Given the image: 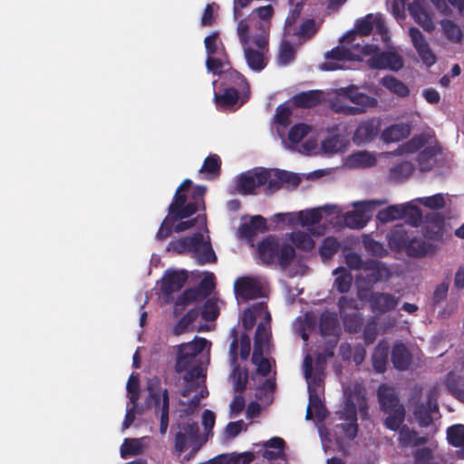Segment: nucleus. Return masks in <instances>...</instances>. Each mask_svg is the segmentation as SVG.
Masks as SVG:
<instances>
[{
	"label": "nucleus",
	"instance_id": "1",
	"mask_svg": "<svg viewBox=\"0 0 464 464\" xmlns=\"http://www.w3.org/2000/svg\"><path fill=\"white\" fill-rule=\"evenodd\" d=\"M192 181L189 179H184L178 187L171 203L168 208V215L163 219L159 230L156 234L158 241H164L169 237L173 232L180 233L192 228L201 217L198 215L196 218H189L198 211H205V194L207 187L197 185L193 188L189 198L188 200L187 191L190 189ZM206 222V216L202 217Z\"/></svg>",
	"mask_w": 464,
	"mask_h": 464
},
{
	"label": "nucleus",
	"instance_id": "2",
	"mask_svg": "<svg viewBox=\"0 0 464 464\" xmlns=\"http://www.w3.org/2000/svg\"><path fill=\"white\" fill-rule=\"evenodd\" d=\"M257 257L265 266H278L282 270L290 266L295 258V250L288 243H281L275 236L262 239L256 248Z\"/></svg>",
	"mask_w": 464,
	"mask_h": 464
},
{
	"label": "nucleus",
	"instance_id": "3",
	"mask_svg": "<svg viewBox=\"0 0 464 464\" xmlns=\"http://www.w3.org/2000/svg\"><path fill=\"white\" fill-rule=\"evenodd\" d=\"M377 397L380 409L387 414L384 419V426L396 431L405 420V408L400 402L398 394L393 387L387 384H381L377 390Z\"/></svg>",
	"mask_w": 464,
	"mask_h": 464
},
{
	"label": "nucleus",
	"instance_id": "4",
	"mask_svg": "<svg viewBox=\"0 0 464 464\" xmlns=\"http://www.w3.org/2000/svg\"><path fill=\"white\" fill-rule=\"evenodd\" d=\"M378 47L365 44L362 47L361 53L363 54H372L367 63L372 69H389L394 72L399 71L403 66V61L400 54L395 52H377Z\"/></svg>",
	"mask_w": 464,
	"mask_h": 464
},
{
	"label": "nucleus",
	"instance_id": "5",
	"mask_svg": "<svg viewBox=\"0 0 464 464\" xmlns=\"http://www.w3.org/2000/svg\"><path fill=\"white\" fill-rule=\"evenodd\" d=\"M270 176L267 169H254L239 175L237 180V189L244 195L253 194L256 188L266 185Z\"/></svg>",
	"mask_w": 464,
	"mask_h": 464
},
{
	"label": "nucleus",
	"instance_id": "6",
	"mask_svg": "<svg viewBox=\"0 0 464 464\" xmlns=\"http://www.w3.org/2000/svg\"><path fill=\"white\" fill-rule=\"evenodd\" d=\"M409 36L422 63L427 67L434 65L437 62V57L420 30L415 26H411L409 28Z\"/></svg>",
	"mask_w": 464,
	"mask_h": 464
},
{
	"label": "nucleus",
	"instance_id": "7",
	"mask_svg": "<svg viewBox=\"0 0 464 464\" xmlns=\"http://www.w3.org/2000/svg\"><path fill=\"white\" fill-rule=\"evenodd\" d=\"M434 412H439V404L436 390L432 389L428 392L426 403L415 406L413 415L420 427L427 428L433 422L431 413Z\"/></svg>",
	"mask_w": 464,
	"mask_h": 464
},
{
	"label": "nucleus",
	"instance_id": "8",
	"mask_svg": "<svg viewBox=\"0 0 464 464\" xmlns=\"http://www.w3.org/2000/svg\"><path fill=\"white\" fill-rule=\"evenodd\" d=\"M372 201H360L353 204L355 209L347 212L343 217L346 227L360 229L366 226L370 219L368 213L372 210Z\"/></svg>",
	"mask_w": 464,
	"mask_h": 464
},
{
	"label": "nucleus",
	"instance_id": "9",
	"mask_svg": "<svg viewBox=\"0 0 464 464\" xmlns=\"http://www.w3.org/2000/svg\"><path fill=\"white\" fill-rule=\"evenodd\" d=\"M408 11L411 18L425 32L431 34L435 28V23L430 7L425 2H411L408 4Z\"/></svg>",
	"mask_w": 464,
	"mask_h": 464
},
{
	"label": "nucleus",
	"instance_id": "10",
	"mask_svg": "<svg viewBox=\"0 0 464 464\" xmlns=\"http://www.w3.org/2000/svg\"><path fill=\"white\" fill-rule=\"evenodd\" d=\"M324 58L329 60L321 65V69L324 71H335L341 68L339 62L344 61H360V55L353 53L349 48L343 46H336L324 54Z\"/></svg>",
	"mask_w": 464,
	"mask_h": 464
},
{
	"label": "nucleus",
	"instance_id": "11",
	"mask_svg": "<svg viewBox=\"0 0 464 464\" xmlns=\"http://www.w3.org/2000/svg\"><path fill=\"white\" fill-rule=\"evenodd\" d=\"M236 295L243 301H249L263 295L260 283L251 277L244 276L238 278L234 285Z\"/></svg>",
	"mask_w": 464,
	"mask_h": 464
},
{
	"label": "nucleus",
	"instance_id": "12",
	"mask_svg": "<svg viewBox=\"0 0 464 464\" xmlns=\"http://www.w3.org/2000/svg\"><path fill=\"white\" fill-rule=\"evenodd\" d=\"M338 94L356 104L355 108L363 109V112L369 108H373L377 105V99L361 92L359 88L355 85H350L345 88L338 90Z\"/></svg>",
	"mask_w": 464,
	"mask_h": 464
},
{
	"label": "nucleus",
	"instance_id": "13",
	"mask_svg": "<svg viewBox=\"0 0 464 464\" xmlns=\"http://www.w3.org/2000/svg\"><path fill=\"white\" fill-rule=\"evenodd\" d=\"M445 219L438 212L428 213L425 216L423 234L428 239L433 241H441L444 235Z\"/></svg>",
	"mask_w": 464,
	"mask_h": 464
},
{
	"label": "nucleus",
	"instance_id": "14",
	"mask_svg": "<svg viewBox=\"0 0 464 464\" xmlns=\"http://www.w3.org/2000/svg\"><path fill=\"white\" fill-rule=\"evenodd\" d=\"M380 122L374 118L362 121L354 130L353 140L361 145L372 141L378 134Z\"/></svg>",
	"mask_w": 464,
	"mask_h": 464
},
{
	"label": "nucleus",
	"instance_id": "15",
	"mask_svg": "<svg viewBox=\"0 0 464 464\" xmlns=\"http://www.w3.org/2000/svg\"><path fill=\"white\" fill-rule=\"evenodd\" d=\"M369 304L372 312L385 314L396 308L399 298L392 294L374 292L370 295Z\"/></svg>",
	"mask_w": 464,
	"mask_h": 464
},
{
	"label": "nucleus",
	"instance_id": "16",
	"mask_svg": "<svg viewBox=\"0 0 464 464\" xmlns=\"http://www.w3.org/2000/svg\"><path fill=\"white\" fill-rule=\"evenodd\" d=\"M188 280V273L185 270L165 273L162 277L160 290L165 295H170L179 291Z\"/></svg>",
	"mask_w": 464,
	"mask_h": 464
},
{
	"label": "nucleus",
	"instance_id": "17",
	"mask_svg": "<svg viewBox=\"0 0 464 464\" xmlns=\"http://www.w3.org/2000/svg\"><path fill=\"white\" fill-rule=\"evenodd\" d=\"M268 230L267 222L262 216H254L249 222L242 223L238 227V234L248 241L254 240L257 233H265Z\"/></svg>",
	"mask_w": 464,
	"mask_h": 464
},
{
	"label": "nucleus",
	"instance_id": "18",
	"mask_svg": "<svg viewBox=\"0 0 464 464\" xmlns=\"http://www.w3.org/2000/svg\"><path fill=\"white\" fill-rule=\"evenodd\" d=\"M182 431H179L175 434L174 438V450L176 453L180 455L185 449L187 448L188 444V436L191 440H197L198 438V425L195 421L187 422L182 425Z\"/></svg>",
	"mask_w": 464,
	"mask_h": 464
},
{
	"label": "nucleus",
	"instance_id": "19",
	"mask_svg": "<svg viewBox=\"0 0 464 464\" xmlns=\"http://www.w3.org/2000/svg\"><path fill=\"white\" fill-rule=\"evenodd\" d=\"M147 391L149 396L146 399V404L149 407L152 406L155 413L158 414L163 401V393L165 391H168V389H162L160 379L154 376L148 379Z\"/></svg>",
	"mask_w": 464,
	"mask_h": 464
},
{
	"label": "nucleus",
	"instance_id": "20",
	"mask_svg": "<svg viewBox=\"0 0 464 464\" xmlns=\"http://www.w3.org/2000/svg\"><path fill=\"white\" fill-rule=\"evenodd\" d=\"M410 235L404 225L394 226L387 235L390 248L396 252L406 251Z\"/></svg>",
	"mask_w": 464,
	"mask_h": 464
},
{
	"label": "nucleus",
	"instance_id": "21",
	"mask_svg": "<svg viewBox=\"0 0 464 464\" xmlns=\"http://www.w3.org/2000/svg\"><path fill=\"white\" fill-rule=\"evenodd\" d=\"M201 242V233H195L193 236L184 237L179 239L171 240L168 246L167 250L172 251L179 255L192 251H197L198 246Z\"/></svg>",
	"mask_w": 464,
	"mask_h": 464
},
{
	"label": "nucleus",
	"instance_id": "22",
	"mask_svg": "<svg viewBox=\"0 0 464 464\" xmlns=\"http://www.w3.org/2000/svg\"><path fill=\"white\" fill-rule=\"evenodd\" d=\"M373 15L369 14L364 17L358 19L354 29L345 34L340 40L341 43L352 44L357 35H370L373 29Z\"/></svg>",
	"mask_w": 464,
	"mask_h": 464
},
{
	"label": "nucleus",
	"instance_id": "23",
	"mask_svg": "<svg viewBox=\"0 0 464 464\" xmlns=\"http://www.w3.org/2000/svg\"><path fill=\"white\" fill-rule=\"evenodd\" d=\"M223 79L224 82H222V85L225 87L235 88L243 95L249 93V84L247 80L237 70H234L231 67L227 68L224 72Z\"/></svg>",
	"mask_w": 464,
	"mask_h": 464
},
{
	"label": "nucleus",
	"instance_id": "24",
	"mask_svg": "<svg viewBox=\"0 0 464 464\" xmlns=\"http://www.w3.org/2000/svg\"><path fill=\"white\" fill-rule=\"evenodd\" d=\"M397 430H399L398 441L402 448L418 447L428 441L427 437L420 436L416 430L407 425L401 424Z\"/></svg>",
	"mask_w": 464,
	"mask_h": 464
},
{
	"label": "nucleus",
	"instance_id": "25",
	"mask_svg": "<svg viewBox=\"0 0 464 464\" xmlns=\"http://www.w3.org/2000/svg\"><path fill=\"white\" fill-rule=\"evenodd\" d=\"M251 28L256 30V34H252V41L257 48L266 49L268 45L269 33L271 22L259 20L255 17L252 23L249 21Z\"/></svg>",
	"mask_w": 464,
	"mask_h": 464
},
{
	"label": "nucleus",
	"instance_id": "26",
	"mask_svg": "<svg viewBox=\"0 0 464 464\" xmlns=\"http://www.w3.org/2000/svg\"><path fill=\"white\" fill-rule=\"evenodd\" d=\"M323 92L319 90H310L295 94L292 100L296 108L309 109L321 103Z\"/></svg>",
	"mask_w": 464,
	"mask_h": 464
},
{
	"label": "nucleus",
	"instance_id": "27",
	"mask_svg": "<svg viewBox=\"0 0 464 464\" xmlns=\"http://www.w3.org/2000/svg\"><path fill=\"white\" fill-rule=\"evenodd\" d=\"M268 51L267 46L266 49L255 50L251 47H245V58L249 68L256 72H260L267 64V59L265 56V53Z\"/></svg>",
	"mask_w": 464,
	"mask_h": 464
},
{
	"label": "nucleus",
	"instance_id": "28",
	"mask_svg": "<svg viewBox=\"0 0 464 464\" xmlns=\"http://www.w3.org/2000/svg\"><path fill=\"white\" fill-rule=\"evenodd\" d=\"M408 243L405 253L409 256L423 257L435 251V247L432 244L426 242L425 239L419 237H411Z\"/></svg>",
	"mask_w": 464,
	"mask_h": 464
},
{
	"label": "nucleus",
	"instance_id": "29",
	"mask_svg": "<svg viewBox=\"0 0 464 464\" xmlns=\"http://www.w3.org/2000/svg\"><path fill=\"white\" fill-rule=\"evenodd\" d=\"M391 361L395 369L404 371L411 364V355L403 343H398L392 347Z\"/></svg>",
	"mask_w": 464,
	"mask_h": 464
},
{
	"label": "nucleus",
	"instance_id": "30",
	"mask_svg": "<svg viewBox=\"0 0 464 464\" xmlns=\"http://www.w3.org/2000/svg\"><path fill=\"white\" fill-rule=\"evenodd\" d=\"M271 335L270 326L267 327L263 323L257 324L254 336L255 355L260 352H269Z\"/></svg>",
	"mask_w": 464,
	"mask_h": 464
},
{
	"label": "nucleus",
	"instance_id": "31",
	"mask_svg": "<svg viewBox=\"0 0 464 464\" xmlns=\"http://www.w3.org/2000/svg\"><path fill=\"white\" fill-rule=\"evenodd\" d=\"M411 133V127L407 123H397L387 127L382 137L385 142H397L406 139Z\"/></svg>",
	"mask_w": 464,
	"mask_h": 464
},
{
	"label": "nucleus",
	"instance_id": "32",
	"mask_svg": "<svg viewBox=\"0 0 464 464\" xmlns=\"http://www.w3.org/2000/svg\"><path fill=\"white\" fill-rule=\"evenodd\" d=\"M447 440L449 443L460 450L456 451L459 459H464V425L455 424L447 429Z\"/></svg>",
	"mask_w": 464,
	"mask_h": 464
},
{
	"label": "nucleus",
	"instance_id": "33",
	"mask_svg": "<svg viewBox=\"0 0 464 464\" xmlns=\"http://www.w3.org/2000/svg\"><path fill=\"white\" fill-rule=\"evenodd\" d=\"M334 208V206H325L322 208L324 210H327L328 213H332V209ZM323 216L321 213V208H312L304 211H299L296 215V221L302 226V227H307L312 225H316L320 223L322 220Z\"/></svg>",
	"mask_w": 464,
	"mask_h": 464
},
{
	"label": "nucleus",
	"instance_id": "34",
	"mask_svg": "<svg viewBox=\"0 0 464 464\" xmlns=\"http://www.w3.org/2000/svg\"><path fill=\"white\" fill-rule=\"evenodd\" d=\"M388 355V343L385 342H380L372 355V367L377 372L382 373L386 371Z\"/></svg>",
	"mask_w": 464,
	"mask_h": 464
},
{
	"label": "nucleus",
	"instance_id": "35",
	"mask_svg": "<svg viewBox=\"0 0 464 464\" xmlns=\"http://www.w3.org/2000/svg\"><path fill=\"white\" fill-rule=\"evenodd\" d=\"M197 248L198 250L192 251V254L198 265L203 266L206 264L215 263L217 261V256L211 244L209 242H204L202 234L200 245Z\"/></svg>",
	"mask_w": 464,
	"mask_h": 464
},
{
	"label": "nucleus",
	"instance_id": "36",
	"mask_svg": "<svg viewBox=\"0 0 464 464\" xmlns=\"http://www.w3.org/2000/svg\"><path fill=\"white\" fill-rule=\"evenodd\" d=\"M206 66L214 74L224 75V72L230 67L227 53L218 54L217 57L215 55H208L206 60Z\"/></svg>",
	"mask_w": 464,
	"mask_h": 464
},
{
	"label": "nucleus",
	"instance_id": "37",
	"mask_svg": "<svg viewBox=\"0 0 464 464\" xmlns=\"http://www.w3.org/2000/svg\"><path fill=\"white\" fill-rule=\"evenodd\" d=\"M238 90L225 87L223 93H215L214 100L218 109H227L234 106L239 99Z\"/></svg>",
	"mask_w": 464,
	"mask_h": 464
},
{
	"label": "nucleus",
	"instance_id": "38",
	"mask_svg": "<svg viewBox=\"0 0 464 464\" xmlns=\"http://www.w3.org/2000/svg\"><path fill=\"white\" fill-rule=\"evenodd\" d=\"M415 169L414 165L410 161H402L390 169V179L392 181L400 182L411 176Z\"/></svg>",
	"mask_w": 464,
	"mask_h": 464
},
{
	"label": "nucleus",
	"instance_id": "39",
	"mask_svg": "<svg viewBox=\"0 0 464 464\" xmlns=\"http://www.w3.org/2000/svg\"><path fill=\"white\" fill-rule=\"evenodd\" d=\"M347 145V140L340 134L331 136L322 142L324 150L330 153L343 152L346 150Z\"/></svg>",
	"mask_w": 464,
	"mask_h": 464
},
{
	"label": "nucleus",
	"instance_id": "40",
	"mask_svg": "<svg viewBox=\"0 0 464 464\" xmlns=\"http://www.w3.org/2000/svg\"><path fill=\"white\" fill-rule=\"evenodd\" d=\"M293 246L303 250L310 251L314 247V241L309 234L304 231H295L289 235Z\"/></svg>",
	"mask_w": 464,
	"mask_h": 464
},
{
	"label": "nucleus",
	"instance_id": "41",
	"mask_svg": "<svg viewBox=\"0 0 464 464\" xmlns=\"http://www.w3.org/2000/svg\"><path fill=\"white\" fill-rule=\"evenodd\" d=\"M341 247L340 242L334 237H325L319 247V254L324 261L331 259Z\"/></svg>",
	"mask_w": 464,
	"mask_h": 464
},
{
	"label": "nucleus",
	"instance_id": "42",
	"mask_svg": "<svg viewBox=\"0 0 464 464\" xmlns=\"http://www.w3.org/2000/svg\"><path fill=\"white\" fill-rule=\"evenodd\" d=\"M382 84L392 92L400 97H407L410 93L409 88L394 76H385L382 79Z\"/></svg>",
	"mask_w": 464,
	"mask_h": 464
},
{
	"label": "nucleus",
	"instance_id": "43",
	"mask_svg": "<svg viewBox=\"0 0 464 464\" xmlns=\"http://www.w3.org/2000/svg\"><path fill=\"white\" fill-rule=\"evenodd\" d=\"M204 44L208 56L226 53L225 46L219 39V33L217 31L213 32L204 39Z\"/></svg>",
	"mask_w": 464,
	"mask_h": 464
},
{
	"label": "nucleus",
	"instance_id": "44",
	"mask_svg": "<svg viewBox=\"0 0 464 464\" xmlns=\"http://www.w3.org/2000/svg\"><path fill=\"white\" fill-rule=\"evenodd\" d=\"M334 274H339L334 279V286L336 290L342 294L349 292L353 277L343 267H338L334 271Z\"/></svg>",
	"mask_w": 464,
	"mask_h": 464
},
{
	"label": "nucleus",
	"instance_id": "45",
	"mask_svg": "<svg viewBox=\"0 0 464 464\" xmlns=\"http://www.w3.org/2000/svg\"><path fill=\"white\" fill-rule=\"evenodd\" d=\"M349 162L356 167L368 168L376 164V158L368 151H358L349 157Z\"/></svg>",
	"mask_w": 464,
	"mask_h": 464
},
{
	"label": "nucleus",
	"instance_id": "46",
	"mask_svg": "<svg viewBox=\"0 0 464 464\" xmlns=\"http://www.w3.org/2000/svg\"><path fill=\"white\" fill-rule=\"evenodd\" d=\"M221 169V160L220 157L217 154L208 155L201 166L199 171L201 173H208L212 175L213 177H217L219 175Z\"/></svg>",
	"mask_w": 464,
	"mask_h": 464
},
{
	"label": "nucleus",
	"instance_id": "47",
	"mask_svg": "<svg viewBox=\"0 0 464 464\" xmlns=\"http://www.w3.org/2000/svg\"><path fill=\"white\" fill-rule=\"evenodd\" d=\"M336 315L331 313H324L321 315L319 329L322 335H332L334 334L337 327Z\"/></svg>",
	"mask_w": 464,
	"mask_h": 464
},
{
	"label": "nucleus",
	"instance_id": "48",
	"mask_svg": "<svg viewBox=\"0 0 464 464\" xmlns=\"http://www.w3.org/2000/svg\"><path fill=\"white\" fill-rule=\"evenodd\" d=\"M160 414V432L164 435L167 432L169 421V391H165L163 393V401L160 409L159 410Z\"/></svg>",
	"mask_w": 464,
	"mask_h": 464
},
{
	"label": "nucleus",
	"instance_id": "49",
	"mask_svg": "<svg viewBox=\"0 0 464 464\" xmlns=\"http://www.w3.org/2000/svg\"><path fill=\"white\" fill-rule=\"evenodd\" d=\"M232 378L234 381V390L237 392H243L246 388L248 380V372L246 369H241L238 364H235Z\"/></svg>",
	"mask_w": 464,
	"mask_h": 464
},
{
	"label": "nucleus",
	"instance_id": "50",
	"mask_svg": "<svg viewBox=\"0 0 464 464\" xmlns=\"http://www.w3.org/2000/svg\"><path fill=\"white\" fill-rule=\"evenodd\" d=\"M318 31V26L314 19H306L304 20L298 30L292 31L291 34L298 36L300 39H310L312 38L316 32Z\"/></svg>",
	"mask_w": 464,
	"mask_h": 464
},
{
	"label": "nucleus",
	"instance_id": "51",
	"mask_svg": "<svg viewBox=\"0 0 464 464\" xmlns=\"http://www.w3.org/2000/svg\"><path fill=\"white\" fill-rule=\"evenodd\" d=\"M208 341L205 338H198L196 337L192 342L185 343L178 347L181 350L186 351L193 359L199 353H201L206 346Z\"/></svg>",
	"mask_w": 464,
	"mask_h": 464
},
{
	"label": "nucleus",
	"instance_id": "52",
	"mask_svg": "<svg viewBox=\"0 0 464 464\" xmlns=\"http://www.w3.org/2000/svg\"><path fill=\"white\" fill-rule=\"evenodd\" d=\"M142 453V444L139 439H125L121 448L122 458L136 456Z\"/></svg>",
	"mask_w": 464,
	"mask_h": 464
},
{
	"label": "nucleus",
	"instance_id": "53",
	"mask_svg": "<svg viewBox=\"0 0 464 464\" xmlns=\"http://www.w3.org/2000/svg\"><path fill=\"white\" fill-rule=\"evenodd\" d=\"M336 415L343 421H357V409L353 400H346L343 408L336 411Z\"/></svg>",
	"mask_w": 464,
	"mask_h": 464
},
{
	"label": "nucleus",
	"instance_id": "54",
	"mask_svg": "<svg viewBox=\"0 0 464 464\" xmlns=\"http://www.w3.org/2000/svg\"><path fill=\"white\" fill-rule=\"evenodd\" d=\"M343 322L347 333L357 334L362 329L363 319L360 314H353L343 316Z\"/></svg>",
	"mask_w": 464,
	"mask_h": 464
},
{
	"label": "nucleus",
	"instance_id": "55",
	"mask_svg": "<svg viewBox=\"0 0 464 464\" xmlns=\"http://www.w3.org/2000/svg\"><path fill=\"white\" fill-rule=\"evenodd\" d=\"M295 57V51L292 44L287 41H282L279 48L278 62L281 65H287Z\"/></svg>",
	"mask_w": 464,
	"mask_h": 464
},
{
	"label": "nucleus",
	"instance_id": "56",
	"mask_svg": "<svg viewBox=\"0 0 464 464\" xmlns=\"http://www.w3.org/2000/svg\"><path fill=\"white\" fill-rule=\"evenodd\" d=\"M413 464H440L434 461L433 450L429 447H423L416 450L413 454Z\"/></svg>",
	"mask_w": 464,
	"mask_h": 464
},
{
	"label": "nucleus",
	"instance_id": "57",
	"mask_svg": "<svg viewBox=\"0 0 464 464\" xmlns=\"http://www.w3.org/2000/svg\"><path fill=\"white\" fill-rule=\"evenodd\" d=\"M263 309V304H258L254 305L253 308H247L244 311L243 318H242V326L246 330H251L256 322V315Z\"/></svg>",
	"mask_w": 464,
	"mask_h": 464
},
{
	"label": "nucleus",
	"instance_id": "58",
	"mask_svg": "<svg viewBox=\"0 0 464 464\" xmlns=\"http://www.w3.org/2000/svg\"><path fill=\"white\" fill-rule=\"evenodd\" d=\"M405 208V216L410 222V224L413 227H419L422 223L423 215L419 207L416 205L407 203L404 204Z\"/></svg>",
	"mask_w": 464,
	"mask_h": 464
},
{
	"label": "nucleus",
	"instance_id": "59",
	"mask_svg": "<svg viewBox=\"0 0 464 464\" xmlns=\"http://www.w3.org/2000/svg\"><path fill=\"white\" fill-rule=\"evenodd\" d=\"M378 335V323L374 317L370 318L362 330L364 343L370 345L374 343Z\"/></svg>",
	"mask_w": 464,
	"mask_h": 464
},
{
	"label": "nucleus",
	"instance_id": "60",
	"mask_svg": "<svg viewBox=\"0 0 464 464\" xmlns=\"http://www.w3.org/2000/svg\"><path fill=\"white\" fill-rule=\"evenodd\" d=\"M201 311V317L205 321H214L219 314V310L217 302L209 298L208 299L202 307H199Z\"/></svg>",
	"mask_w": 464,
	"mask_h": 464
},
{
	"label": "nucleus",
	"instance_id": "61",
	"mask_svg": "<svg viewBox=\"0 0 464 464\" xmlns=\"http://www.w3.org/2000/svg\"><path fill=\"white\" fill-rule=\"evenodd\" d=\"M265 352H260L255 356V352L252 353V363L256 365L257 372L262 376H267L271 372V364L267 358L264 357Z\"/></svg>",
	"mask_w": 464,
	"mask_h": 464
},
{
	"label": "nucleus",
	"instance_id": "62",
	"mask_svg": "<svg viewBox=\"0 0 464 464\" xmlns=\"http://www.w3.org/2000/svg\"><path fill=\"white\" fill-rule=\"evenodd\" d=\"M126 390L131 404H138L140 398V380L136 375L131 374L127 382Z\"/></svg>",
	"mask_w": 464,
	"mask_h": 464
},
{
	"label": "nucleus",
	"instance_id": "63",
	"mask_svg": "<svg viewBox=\"0 0 464 464\" xmlns=\"http://www.w3.org/2000/svg\"><path fill=\"white\" fill-rule=\"evenodd\" d=\"M215 288V276L213 273H208L199 282L197 289L201 298H206L211 295Z\"/></svg>",
	"mask_w": 464,
	"mask_h": 464
},
{
	"label": "nucleus",
	"instance_id": "64",
	"mask_svg": "<svg viewBox=\"0 0 464 464\" xmlns=\"http://www.w3.org/2000/svg\"><path fill=\"white\" fill-rule=\"evenodd\" d=\"M310 131V127L305 123H298L294 125L288 132V140L292 143L300 142Z\"/></svg>",
	"mask_w": 464,
	"mask_h": 464
}]
</instances>
